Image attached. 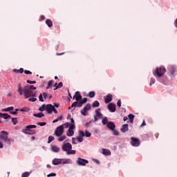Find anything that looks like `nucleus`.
<instances>
[{
	"instance_id": "nucleus-56",
	"label": "nucleus",
	"mask_w": 177,
	"mask_h": 177,
	"mask_svg": "<svg viewBox=\"0 0 177 177\" xmlns=\"http://www.w3.org/2000/svg\"><path fill=\"white\" fill-rule=\"evenodd\" d=\"M29 102H37V98L35 97L29 98Z\"/></svg>"
},
{
	"instance_id": "nucleus-4",
	"label": "nucleus",
	"mask_w": 177,
	"mask_h": 177,
	"mask_svg": "<svg viewBox=\"0 0 177 177\" xmlns=\"http://www.w3.org/2000/svg\"><path fill=\"white\" fill-rule=\"evenodd\" d=\"M166 72L167 69H165V67L160 66L156 68V71H153V74L154 77H158V78H160V77H162Z\"/></svg>"
},
{
	"instance_id": "nucleus-11",
	"label": "nucleus",
	"mask_w": 177,
	"mask_h": 177,
	"mask_svg": "<svg viewBox=\"0 0 177 177\" xmlns=\"http://www.w3.org/2000/svg\"><path fill=\"white\" fill-rule=\"evenodd\" d=\"M8 135H9V133L8 131H2L0 132V139L1 140L5 141L6 139H8Z\"/></svg>"
},
{
	"instance_id": "nucleus-38",
	"label": "nucleus",
	"mask_w": 177,
	"mask_h": 177,
	"mask_svg": "<svg viewBox=\"0 0 177 177\" xmlns=\"http://www.w3.org/2000/svg\"><path fill=\"white\" fill-rule=\"evenodd\" d=\"M95 91H91L88 93V97H95Z\"/></svg>"
},
{
	"instance_id": "nucleus-19",
	"label": "nucleus",
	"mask_w": 177,
	"mask_h": 177,
	"mask_svg": "<svg viewBox=\"0 0 177 177\" xmlns=\"http://www.w3.org/2000/svg\"><path fill=\"white\" fill-rule=\"evenodd\" d=\"M102 154H104V156H111V151L107 149H102Z\"/></svg>"
},
{
	"instance_id": "nucleus-58",
	"label": "nucleus",
	"mask_w": 177,
	"mask_h": 177,
	"mask_svg": "<svg viewBox=\"0 0 177 177\" xmlns=\"http://www.w3.org/2000/svg\"><path fill=\"white\" fill-rule=\"evenodd\" d=\"M117 106H118L119 107H121V100H119L117 102Z\"/></svg>"
},
{
	"instance_id": "nucleus-31",
	"label": "nucleus",
	"mask_w": 177,
	"mask_h": 177,
	"mask_svg": "<svg viewBox=\"0 0 177 177\" xmlns=\"http://www.w3.org/2000/svg\"><path fill=\"white\" fill-rule=\"evenodd\" d=\"M13 110H15V107L10 106V107H8V108H6V109H3L2 111H12Z\"/></svg>"
},
{
	"instance_id": "nucleus-6",
	"label": "nucleus",
	"mask_w": 177,
	"mask_h": 177,
	"mask_svg": "<svg viewBox=\"0 0 177 177\" xmlns=\"http://www.w3.org/2000/svg\"><path fill=\"white\" fill-rule=\"evenodd\" d=\"M64 132V127H63V125L59 126L56 128L55 131V136H62Z\"/></svg>"
},
{
	"instance_id": "nucleus-44",
	"label": "nucleus",
	"mask_w": 177,
	"mask_h": 177,
	"mask_svg": "<svg viewBox=\"0 0 177 177\" xmlns=\"http://www.w3.org/2000/svg\"><path fill=\"white\" fill-rule=\"evenodd\" d=\"M11 122H12L14 125H16L17 124V118H12Z\"/></svg>"
},
{
	"instance_id": "nucleus-30",
	"label": "nucleus",
	"mask_w": 177,
	"mask_h": 177,
	"mask_svg": "<svg viewBox=\"0 0 177 177\" xmlns=\"http://www.w3.org/2000/svg\"><path fill=\"white\" fill-rule=\"evenodd\" d=\"M55 82L53 80H50L48 82V85H47V87H46V89H49V88H52V85H53V83Z\"/></svg>"
},
{
	"instance_id": "nucleus-40",
	"label": "nucleus",
	"mask_w": 177,
	"mask_h": 177,
	"mask_svg": "<svg viewBox=\"0 0 177 177\" xmlns=\"http://www.w3.org/2000/svg\"><path fill=\"white\" fill-rule=\"evenodd\" d=\"M67 137L66 136H60V137L58 138L59 142H63V140H65V139Z\"/></svg>"
},
{
	"instance_id": "nucleus-28",
	"label": "nucleus",
	"mask_w": 177,
	"mask_h": 177,
	"mask_svg": "<svg viewBox=\"0 0 177 177\" xmlns=\"http://www.w3.org/2000/svg\"><path fill=\"white\" fill-rule=\"evenodd\" d=\"M84 137L86 136V138H91V136H92V133H91V132L88 131L87 130L85 131V132H84Z\"/></svg>"
},
{
	"instance_id": "nucleus-18",
	"label": "nucleus",
	"mask_w": 177,
	"mask_h": 177,
	"mask_svg": "<svg viewBox=\"0 0 177 177\" xmlns=\"http://www.w3.org/2000/svg\"><path fill=\"white\" fill-rule=\"evenodd\" d=\"M107 128L111 129V131H114L115 129V124L113 122H109L106 124Z\"/></svg>"
},
{
	"instance_id": "nucleus-62",
	"label": "nucleus",
	"mask_w": 177,
	"mask_h": 177,
	"mask_svg": "<svg viewBox=\"0 0 177 177\" xmlns=\"http://www.w3.org/2000/svg\"><path fill=\"white\" fill-rule=\"evenodd\" d=\"M142 127H146V122H145V120L142 122V124L140 125V128H142Z\"/></svg>"
},
{
	"instance_id": "nucleus-10",
	"label": "nucleus",
	"mask_w": 177,
	"mask_h": 177,
	"mask_svg": "<svg viewBox=\"0 0 177 177\" xmlns=\"http://www.w3.org/2000/svg\"><path fill=\"white\" fill-rule=\"evenodd\" d=\"M108 110L111 111V113H115V110H117L115 104L111 102L107 106Z\"/></svg>"
},
{
	"instance_id": "nucleus-52",
	"label": "nucleus",
	"mask_w": 177,
	"mask_h": 177,
	"mask_svg": "<svg viewBox=\"0 0 177 177\" xmlns=\"http://www.w3.org/2000/svg\"><path fill=\"white\" fill-rule=\"evenodd\" d=\"M62 125H63V128H64V127H65V128H68V127H70V123L66 122Z\"/></svg>"
},
{
	"instance_id": "nucleus-24",
	"label": "nucleus",
	"mask_w": 177,
	"mask_h": 177,
	"mask_svg": "<svg viewBox=\"0 0 177 177\" xmlns=\"http://www.w3.org/2000/svg\"><path fill=\"white\" fill-rule=\"evenodd\" d=\"M33 117H36L37 118H42V117H45V114L44 113H35L33 114Z\"/></svg>"
},
{
	"instance_id": "nucleus-12",
	"label": "nucleus",
	"mask_w": 177,
	"mask_h": 177,
	"mask_svg": "<svg viewBox=\"0 0 177 177\" xmlns=\"http://www.w3.org/2000/svg\"><path fill=\"white\" fill-rule=\"evenodd\" d=\"M82 104H82L81 101H75L71 104V106L68 107V110H71L73 107H82Z\"/></svg>"
},
{
	"instance_id": "nucleus-14",
	"label": "nucleus",
	"mask_w": 177,
	"mask_h": 177,
	"mask_svg": "<svg viewBox=\"0 0 177 177\" xmlns=\"http://www.w3.org/2000/svg\"><path fill=\"white\" fill-rule=\"evenodd\" d=\"M55 106L52 105L51 104H48L46 105V111H47L48 114H52L53 113V109Z\"/></svg>"
},
{
	"instance_id": "nucleus-61",
	"label": "nucleus",
	"mask_w": 177,
	"mask_h": 177,
	"mask_svg": "<svg viewBox=\"0 0 177 177\" xmlns=\"http://www.w3.org/2000/svg\"><path fill=\"white\" fill-rule=\"evenodd\" d=\"M43 96H44V99H46V97H48V93H44Z\"/></svg>"
},
{
	"instance_id": "nucleus-17",
	"label": "nucleus",
	"mask_w": 177,
	"mask_h": 177,
	"mask_svg": "<svg viewBox=\"0 0 177 177\" xmlns=\"http://www.w3.org/2000/svg\"><path fill=\"white\" fill-rule=\"evenodd\" d=\"M129 129V127L128 124H123L122 126V127L120 128V131L123 133H125V132H128Z\"/></svg>"
},
{
	"instance_id": "nucleus-54",
	"label": "nucleus",
	"mask_w": 177,
	"mask_h": 177,
	"mask_svg": "<svg viewBox=\"0 0 177 177\" xmlns=\"http://www.w3.org/2000/svg\"><path fill=\"white\" fill-rule=\"evenodd\" d=\"M48 177L56 176L55 173H51L47 175Z\"/></svg>"
},
{
	"instance_id": "nucleus-35",
	"label": "nucleus",
	"mask_w": 177,
	"mask_h": 177,
	"mask_svg": "<svg viewBox=\"0 0 177 177\" xmlns=\"http://www.w3.org/2000/svg\"><path fill=\"white\" fill-rule=\"evenodd\" d=\"M99 106H100V103H99V101H95L92 104V107H99Z\"/></svg>"
},
{
	"instance_id": "nucleus-39",
	"label": "nucleus",
	"mask_w": 177,
	"mask_h": 177,
	"mask_svg": "<svg viewBox=\"0 0 177 177\" xmlns=\"http://www.w3.org/2000/svg\"><path fill=\"white\" fill-rule=\"evenodd\" d=\"M80 113L82 115H88V111H85L84 109H83L82 111H80Z\"/></svg>"
},
{
	"instance_id": "nucleus-60",
	"label": "nucleus",
	"mask_w": 177,
	"mask_h": 177,
	"mask_svg": "<svg viewBox=\"0 0 177 177\" xmlns=\"http://www.w3.org/2000/svg\"><path fill=\"white\" fill-rule=\"evenodd\" d=\"M99 118H97V115H94V122H96V121H98Z\"/></svg>"
},
{
	"instance_id": "nucleus-45",
	"label": "nucleus",
	"mask_w": 177,
	"mask_h": 177,
	"mask_svg": "<svg viewBox=\"0 0 177 177\" xmlns=\"http://www.w3.org/2000/svg\"><path fill=\"white\" fill-rule=\"evenodd\" d=\"M62 86H63V82H60L57 86V87L54 88V91H56V89H59V88H62Z\"/></svg>"
},
{
	"instance_id": "nucleus-32",
	"label": "nucleus",
	"mask_w": 177,
	"mask_h": 177,
	"mask_svg": "<svg viewBox=\"0 0 177 177\" xmlns=\"http://www.w3.org/2000/svg\"><path fill=\"white\" fill-rule=\"evenodd\" d=\"M19 111H22L23 113H28V111H30V109L28 107H24L19 109Z\"/></svg>"
},
{
	"instance_id": "nucleus-21",
	"label": "nucleus",
	"mask_w": 177,
	"mask_h": 177,
	"mask_svg": "<svg viewBox=\"0 0 177 177\" xmlns=\"http://www.w3.org/2000/svg\"><path fill=\"white\" fill-rule=\"evenodd\" d=\"M5 143H6V145H8V146H10L12 145V143H13V142H15V140L12 139V138H9V137L8 138L6 139V140L4 141Z\"/></svg>"
},
{
	"instance_id": "nucleus-46",
	"label": "nucleus",
	"mask_w": 177,
	"mask_h": 177,
	"mask_svg": "<svg viewBox=\"0 0 177 177\" xmlns=\"http://www.w3.org/2000/svg\"><path fill=\"white\" fill-rule=\"evenodd\" d=\"M69 129L73 131V129H75V124H69Z\"/></svg>"
},
{
	"instance_id": "nucleus-53",
	"label": "nucleus",
	"mask_w": 177,
	"mask_h": 177,
	"mask_svg": "<svg viewBox=\"0 0 177 177\" xmlns=\"http://www.w3.org/2000/svg\"><path fill=\"white\" fill-rule=\"evenodd\" d=\"M26 82L28 84H37L36 81L27 80Z\"/></svg>"
},
{
	"instance_id": "nucleus-64",
	"label": "nucleus",
	"mask_w": 177,
	"mask_h": 177,
	"mask_svg": "<svg viewBox=\"0 0 177 177\" xmlns=\"http://www.w3.org/2000/svg\"><path fill=\"white\" fill-rule=\"evenodd\" d=\"M59 106H60V104H57V103H54V107L58 108Z\"/></svg>"
},
{
	"instance_id": "nucleus-23",
	"label": "nucleus",
	"mask_w": 177,
	"mask_h": 177,
	"mask_svg": "<svg viewBox=\"0 0 177 177\" xmlns=\"http://www.w3.org/2000/svg\"><path fill=\"white\" fill-rule=\"evenodd\" d=\"M13 72L17 74H23V73H24V68H21L19 69H13Z\"/></svg>"
},
{
	"instance_id": "nucleus-25",
	"label": "nucleus",
	"mask_w": 177,
	"mask_h": 177,
	"mask_svg": "<svg viewBox=\"0 0 177 177\" xmlns=\"http://www.w3.org/2000/svg\"><path fill=\"white\" fill-rule=\"evenodd\" d=\"M46 24H47L48 27H53V22H52V20L50 19H48L46 20Z\"/></svg>"
},
{
	"instance_id": "nucleus-29",
	"label": "nucleus",
	"mask_w": 177,
	"mask_h": 177,
	"mask_svg": "<svg viewBox=\"0 0 177 177\" xmlns=\"http://www.w3.org/2000/svg\"><path fill=\"white\" fill-rule=\"evenodd\" d=\"M18 92L19 93V95H23V89L21 88V83H19L18 84Z\"/></svg>"
},
{
	"instance_id": "nucleus-7",
	"label": "nucleus",
	"mask_w": 177,
	"mask_h": 177,
	"mask_svg": "<svg viewBox=\"0 0 177 177\" xmlns=\"http://www.w3.org/2000/svg\"><path fill=\"white\" fill-rule=\"evenodd\" d=\"M176 72H177V68L175 66V65H171L168 68L169 75L175 76L176 75Z\"/></svg>"
},
{
	"instance_id": "nucleus-3",
	"label": "nucleus",
	"mask_w": 177,
	"mask_h": 177,
	"mask_svg": "<svg viewBox=\"0 0 177 177\" xmlns=\"http://www.w3.org/2000/svg\"><path fill=\"white\" fill-rule=\"evenodd\" d=\"M34 128H37V125L30 124L26 127L25 129H22V132L26 133V135H35L36 131L35 130H31Z\"/></svg>"
},
{
	"instance_id": "nucleus-1",
	"label": "nucleus",
	"mask_w": 177,
	"mask_h": 177,
	"mask_svg": "<svg viewBox=\"0 0 177 177\" xmlns=\"http://www.w3.org/2000/svg\"><path fill=\"white\" fill-rule=\"evenodd\" d=\"M62 149L63 151H66V154H75L77 151L73 149V145L70 142H64L62 145Z\"/></svg>"
},
{
	"instance_id": "nucleus-20",
	"label": "nucleus",
	"mask_w": 177,
	"mask_h": 177,
	"mask_svg": "<svg viewBox=\"0 0 177 177\" xmlns=\"http://www.w3.org/2000/svg\"><path fill=\"white\" fill-rule=\"evenodd\" d=\"M0 118H4V120H8V118H12V116L8 113H0Z\"/></svg>"
},
{
	"instance_id": "nucleus-47",
	"label": "nucleus",
	"mask_w": 177,
	"mask_h": 177,
	"mask_svg": "<svg viewBox=\"0 0 177 177\" xmlns=\"http://www.w3.org/2000/svg\"><path fill=\"white\" fill-rule=\"evenodd\" d=\"M113 131V135H115V136H118V135H120V132H118V131L115 130V129Z\"/></svg>"
},
{
	"instance_id": "nucleus-42",
	"label": "nucleus",
	"mask_w": 177,
	"mask_h": 177,
	"mask_svg": "<svg viewBox=\"0 0 177 177\" xmlns=\"http://www.w3.org/2000/svg\"><path fill=\"white\" fill-rule=\"evenodd\" d=\"M31 173L26 171L22 174L21 177H28Z\"/></svg>"
},
{
	"instance_id": "nucleus-37",
	"label": "nucleus",
	"mask_w": 177,
	"mask_h": 177,
	"mask_svg": "<svg viewBox=\"0 0 177 177\" xmlns=\"http://www.w3.org/2000/svg\"><path fill=\"white\" fill-rule=\"evenodd\" d=\"M25 86L28 87L31 91H35V89H37V87L34 86V85H26Z\"/></svg>"
},
{
	"instance_id": "nucleus-41",
	"label": "nucleus",
	"mask_w": 177,
	"mask_h": 177,
	"mask_svg": "<svg viewBox=\"0 0 177 177\" xmlns=\"http://www.w3.org/2000/svg\"><path fill=\"white\" fill-rule=\"evenodd\" d=\"M53 140H55V137L50 136L48 137V143H52V142H53Z\"/></svg>"
},
{
	"instance_id": "nucleus-57",
	"label": "nucleus",
	"mask_w": 177,
	"mask_h": 177,
	"mask_svg": "<svg viewBox=\"0 0 177 177\" xmlns=\"http://www.w3.org/2000/svg\"><path fill=\"white\" fill-rule=\"evenodd\" d=\"M24 73H25L26 75L32 74V72H31V71H27V70H25V71H24Z\"/></svg>"
},
{
	"instance_id": "nucleus-43",
	"label": "nucleus",
	"mask_w": 177,
	"mask_h": 177,
	"mask_svg": "<svg viewBox=\"0 0 177 177\" xmlns=\"http://www.w3.org/2000/svg\"><path fill=\"white\" fill-rule=\"evenodd\" d=\"M153 84H156V79H154V77H151L149 83L150 86H151Z\"/></svg>"
},
{
	"instance_id": "nucleus-13",
	"label": "nucleus",
	"mask_w": 177,
	"mask_h": 177,
	"mask_svg": "<svg viewBox=\"0 0 177 177\" xmlns=\"http://www.w3.org/2000/svg\"><path fill=\"white\" fill-rule=\"evenodd\" d=\"M73 99H75L77 102H81L82 100V95L80 91H76Z\"/></svg>"
},
{
	"instance_id": "nucleus-59",
	"label": "nucleus",
	"mask_w": 177,
	"mask_h": 177,
	"mask_svg": "<svg viewBox=\"0 0 177 177\" xmlns=\"http://www.w3.org/2000/svg\"><path fill=\"white\" fill-rule=\"evenodd\" d=\"M57 120H58V121H62V120H63V115H60L59 116Z\"/></svg>"
},
{
	"instance_id": "nucleus-51",
	"label": "nucleus",
	"mask_w": 177,
	"mask_h": 177,
	"mask_svg": "<svg viewBox=\"0 0 177 177\" xmlns=\"http://www.w3.org/2000/svg\"><path fill=\"white\" fill-rule=\"evenodd\" d=\"M80 102H82V104H84V103H86V102H88V98L84 97V98H83V100H81Z\"/></svg>"
},
{
	"instance_id": "nucleus-63",
	"label": "nucleus",
	"mask_w": 177,
	"mask_h": 177,
	"mask_svg": "<svg viewBox=\"0 0 177 177\" xmlns=\"http://www.w3.org/2000/svg\"><path fill=\"white\" fill-rule=\"evenodd\" d=\"M10 113L13 115H15V114H17V111H10Z\"/></svg>"
},
{
	"instance_id": "nucleus-8",
	"label": "nucleus",
	"mask_w": 177,
	"mask_h": 177,
	"mask_svg": "<svg viewBox=\"0 0 177 177\" xmlns=\"http://www.w3.org/2000/svg\"><path fill=\"white\" fill-rule=\"evenodd\" d=\"M131 145L132 146H134L135 147H138L140 145V140L138 138H136L135 137H131Z\"/></svg>"
},
{
	"instance_id": "nucleus-22",
	"label": "nucleus",
	"mask_w": 177,
	"mask_h": 177,
	"mask_svg": "<svg viewBox=\"0 0 177 177\" xmlns=\"http://www.w3.org/2000/svg\"><path fill=\"white\" fill-rule=\"evenodd\" d=\"M51 150L52 151H53L54 153H59V151H60V148H59L56 145H53L51 147Z\"/></svg>"
},
{
	"instance_id": "nucleus-34",
	"label": "nucleus",
	"mask_w": 177,
	"mask_h": 177,
	"mask_svg": "<svg viewBox=\"0 0 177 177\" xmlns=\"http://www.w3.org/2000/svg\"><path fill=\"white\" fill-rule=\"evenodd\" d=\"M83 109L86 111H89V110L91 109V104H87L86 106H85Z\"/></svg>"
},
{
	"instance_id": "nucleus-26",
	"label": "nucleus",
	"mask_w": 177,
	"mask_h": 177,
	"mask_svg": "<svg viewBox=\"0 0 177 177\" xmlns=\"http://www.w3.org/2000/svg\"><path fill=\"white\" fill-rule=\"evenodd\" d=\"M96 116L99 117L100 118H103V114L100 113V109L95 111Z\"/></svg>"
},
{
	"instance_id": "nucleus-27",
	"label": "nucleus",
	"mask_w": 177,
	"mask_h": 177,
	"mask_svg": "<svg viewBox=\"0 0 177 177\" xmlns=\"http://www.w3.org/2000/svg\"><path fill=\"white\" fill-rule=\"evenodd\" d=\"M67 136H73L74 135V130H71L68 129V131L66 132Z\"/></svg>"
},
{
	"instance_id": "nucleus-55",
	"label": "nucleus",
	"mask_w": 177,
	"mask_h": 177,
	"mask_svg": "<svg viewBox=\"0 0 177 177\" xmlns=\"http://www.w3.org/2000/svg\"><path fill=\"white\" fill-rule=\"evenodd\" d=\"M129 120H133V118H135V115H133V114H129Z\"/></svg>"
},
{
	"instance_id": "nucleus-9",
	"label": "nucleus",
	"mask_w": 177,
	"mask_h": 177,
	"mask_svg": "<svg viewBox=\"0 0 177 177\" xmlns=\"http://www.w3.org/2000/svg\"><path fill=\"white\" fill-rule=\"evenodd\" d=\"M77 163L78 165H81L82 167H85L86 164H89V161L85 159H82L81 158H77Z\"/></svg>"
},
{
	"instance_id": "nucleus-16",
	"label": "nucleus",
	"mask_w": 177,
	"mask_h": 177,
	"mask_svg": "<svg viewBox=\"0 0 177 177\" xmlns=\"http://www.w3.org/2000/svg\"><path fill=\"white\" fill-rule=\"evenodd\" d=\"M113 101V95L111 94H108L105 97H104V102L107 104L110 103V102Z\"/></svg>"
},
{
	"instance_id": "nucleus-48",
	"label": "nucleus",
	"mask_w": 177,
	"mask_h": 177,
	"mask_svg": "<svg viewBox=\"0 0 177 177\" xmlns=\"http://www.w3.org/2000/svg\"><path fill=\"white\" fill-rule=\"evenodd\" d=\"M37 125H39V127H45V125H46V122H37Z\"/></svg>"
},
{
	"instance_id": "nucleus-15",
	"label": "nucleus",
	"mask_w": 177,
	"mask_h": 177,
	"mask_svg": "<svg viewBox=\"0 0 177 177\" xmlns=\"http://www.w3.org/2000/svg\"><path fill=\"white\" fill-rule=\"evenodd\" d=\"M84 131L80 130L79 131V136H77V140H78L80 142V143H82V142H84Z\"/></svg>"
},
{
	"instance_id": "nucleus-36",
	"label": "nucleus",
	"mask_w": 177,
	"mask_h": 177,
	"mask_svg": "<svg viewBox=\"0 0 177 177\" xmlns=\"http://www.w3.org/2000/svg\"><path fill=\"white\" fill-rule=\"evenodd\" d=\"M102 122L103 125H106V124H109V120H107V117L103 118Z\"/></svg>"
},
{
	"instance_id": "nucleus-49",
	"label": "nucleus",
	"mask_w": 177,
	"mask_h": 177,
	"mask_svg": "<svg viewBox=\"0 0 177 177\" xmlns=\"http://www.w3.org/2000/svg\"><path fill=\"white\" fill-rule=\"evenodd\" d=\"M39 102H44V97L42 96V93H40L39 96Z\"/></svg>"
},
{
	"instance_id": "nucleus-50",
	"label": "nucleus",
	"mask_w": 177,
	"mask_h": 177,
	"mask_svg": "<svg viewBox=\"0 0 177 177\" xmlns=\"http://www.w3.org/2000/svg\"><path fill=\"white\" fill-rule=\"evenodd\" d=\"M72 143H73V145H77V138H72Z\"/></svg>"
},
{
	"instance_id": "nucleus-33",
	"label": "nucleus",
	"mask_w": 177,
	"mask_h": 177,
	"mask_svg": "<svg viewBox=\"0 0 177 177\" xmlns=\"http://www.w3.org/2000/svg\"><path fill=\"white\" fill-rule=\"evenodd\" d=\"M39 110L40 111H45V110H46V104H42V106H41L39 108Z\"/></svg>"
},
{
	"instance_id": "nucleus-2",
	"label": "nucleus",
	"mask_w": 177,
	"mask_h": 177,
	"mask_svg": "<svg viewBox=\"0 0 177 177\" xmlns=\"http://www.w3.org/2000/svg\"><path fill=\"white\" fill-rule=\"evenodd\" d=\"M25 97L28 99V97H37V93L28 88V87L24 86L23 89Z\"/></svg>"
},
{
	"instance_id": "nucleus-5",
	"label": "nucleus",
	"mask_w": 177,
	"mask_h": 177,
	"mask_svg": "<svg viewBox=\"0 0 177 177\" xmlns=\"http://www.w3.org/2000/svg\"><path fill=\"white\" fill-rule=\"evenodd\" d=\"M54 165H59V164H68V159H57L55 158L53 160Z\"/></svg>"
}]
</instances>
